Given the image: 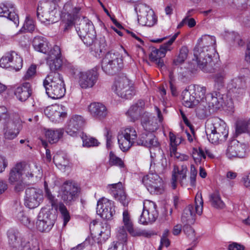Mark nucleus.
Masks as SVG:
<instances>
[{
  "instance_id": "4",
  "label": "nucleus",
  "mask_w": 250,
  "mask_h": 250,
  "mask_svg": "<svg viewBox=\"0 0 250 250\" xmlns=\"http://www.w3.org/2000/svg\"><path fill=\"white\" fill-rule=\"evenodd\" d=\"M112 89L119 97L130 99L135 94L133 84L126 76H118L115 78Z\"/></svg>"
},
{
  "instance_id": "40",
  "label": "nucleus",
  "mask_w": 250,
  "mask_h": 250,
  "mask_svg": "<svg viewBox=\"0 0 250 250\" xmlns=\"http://www.w3.org/2000/svg\"><path fill=\"white\" fill-rule=\"evenodd\" d=\"M15 115H19L16 113H10L5 106H0V125L4 126L13 121Z\"/></svg>"
},
{
  "instance_id": "10",
  "label": "nucleus",
  "mask_w": 250,
  "mask_h": 250,
  "mask_svg": "<svg viewBox=\"0 0 250 250\" xmlns=\"http://www.w3.org/2000/svg\"><path fill=\"white\" fill-rule=\"evenodd\" d=\"M56 5L53 2H45L43 7L39 6L37 10L38 19L46 25L53 23L57 21Z\"/></svg>"
},
{
  "instance_id": "30",
  "label": "nucleus",
  "mask_w": 250,
  "mask_h": 250,
  "mask_svg": "<svg viewBox=\"0 0 250 250\" xmlns=\"http://www.w3.org/2000/svg\"><path fill=\"white\" fill-rule=\"evenodd\" d=\"M141 124L144 129L152 132L158 128L157 119L147 112H144L141 117Z\"/></svg>"
},
{
  "instance_id": "17",
  "label": "nucleus",
  "mask_w": 250,
  "mask_h": 250,
  "mask_svg": "<svg viewBox=\"0 0 250 250\" xmlns=\"http://www.w3.org/2000/svg\"><path fill=\"white\" fill-rule=\"evenodd\" d=\"M22 128V122L19 115H15L13 121L3 126L4 138L11 140L16 138Z\"/></svg>"
},
{
  "instance_id": "6",
  "label": "nucleus",
  "mask_w": 250,
  "mask_h": 250,
  "mask_svg": "<svg viewBox=\"0 0 250 250\" xmlns=\"http://www.w3.org/2000/svg\"><path fill=\"white\" fill-rule=\"evenodd\" d=\"M79 21L76 26L77 33L84 44L88 46L92 45L96 36L93 23L86 17Z\"/></svg>"
},
{
  "instance_id": "42",
  "label": "nucleus",
  "mask_w": 250,
  "mask_h": 250,
  "mask_svg": "<svg viewBox=\"0 0 250 250\" xmlns=\"http://www.w3.org/2000/svg\"><path fill=\"white\" fill-rule=\"evenodd\" d=\"M226 73L222 70L216 73L214 77V87L215 89L220 90L224 86Z\"/></svg>"
},
{
  "instance_id": "50",
  "label": "nucleus",
  "mask_w": 250,
  "mask_h": 250,
  "mask_svg": "<svg viewBox=\"0 0 250 250\" xmlns=\"http://www.w3.org/2000/svg\"><path fill=\"white\" fill-rule=\"evenodd\" d=\"M193 158L196 164L200 163L202 159H206V155L201 148H193L192 152Z\"/></svg>"
},
{
  "instance_id": "27",
  "label": "nucleus",
  "mask_w": 250,
  "mask_h": 250,
  "mask_svg": "<svg viewBox=\"0 0 250 250\" xmlns=\"http://www.w3.org/2000/svg\"><path fill=\"white\" fill-rule=\"evenodd\" d=\"M137 144L150 148L155 147L156 150L160 152L158 140L152 132L143 133L137 141Z\"/></svg>"
},
{
  "instance_id": "20",
  "label": "nucleus",
  "mask_w": 250,
  "mask_h": 250,
  "mask_svg": "<svg viewBox=\"0 0 250 250\" xmlns=\"http://www.w3.org/2000/svg\"><path fill=\"white\" fill-rule=\"evenodd\" d=\"M61 57L60 47L58 45H55L49 51L46 60L47 64L51 71H55L61 67L62 63Z\"/></svg>"
},
{
  "instance_id": "12",
  "label": "nucleus",
  "mask_w": 250,
  "mask_h": 250,
  "mask_svg": "<svg viewBox=\"0 0 250 250\" xmlns=\"http://www.w3.org/2000/svg\"><path fill=\"white\" fill-rule=\"evenodd\" d=\"M135 10L139 13L138 21L142 25L152 26L156 23L157 18L153 11L146 4L139 3L135 6Z\"/></svg>"
},
{
  "instance_id": "11",
  "label": "nucleus",
  "mask_w": 250,
  "mask_h": 250,
  "mask_svg": "<svg viewBox=\"0 0 250 250\" xmlns=\"http://www.w3.org/2000/svg\"><path fill=\"white\" fill-rule=\"evenodd\" d=\"M80 192L78 184L73 181H66L61 188V196L66 204H71L76 201Z\"/></svg>"
},
{
  "instance_id": "8",
  "label": "nucleus",
  "mask_w": 250,
  "mask_h": 250,
  "mask_svg": "<svg viewBox=\"0 0 250 250\" xmlns=\"http://www.w3.org/2000/svg\"><path fill=\"white\" fill-rule=\"evenodd\" d=\"M203 200L201 192H198L195 198V207L188 205L183 211L181 220L183 224H193L195 221V214L200 215L202 213Z\"/></svg>"
},
{
  "instance_id": "51",
  "label": "nucleus",
  "mask_w": 250,
  "mask_h": 250,
  "mask_svg": "<svg viewBox=\"0 0 250 250\" xmlns=\"http://www.w3.org/2000/svg\"><path fill=\"white\" fill-rule=\"evenodd\" d=\"M24 212V207L19 202H16L12 208V213L14 217L17 218Z\"/></svg>"
},
{
  "instance_id": "26",
  "label": "nucleus",
  "mask_w": 250,
  "mask_h": 250,
  "mask_svg": "<svg viewBox=\"0 0 250 250\" xmlns=\"http://www.w3.org/2000/svg\"><path fill=\"white\" fill-rule=\"evenodd\" d=\"M187 171L186 165H183L180 167H174L171 178V186L173 189L176 188L177 180L179 181L182 186L185 185L184 181L186 179Z\"/></svg>"
},
{
  "instance_id": "62",
  "label": "nucleus",
  "mask_w": 250,
  "mask_h": 250,
  "mask_svg": "<svg viewBox=\"0 0 250 250\" xmlns=\"http://www.w3.org/2000/svg\"><path fill=\"white\" fill-rule=\"evenodd\" d=\"M167 167V162L166 158L161 160V162L157 164L156 169L159 173H164Z\"/></svg>"
},
{
  "instance_id": "38",
  "label": "nucleus",
  "mask_w": 250,
  "mask_h": 250,
  "mask_svg": "<svg viewBox=\"0 0 250 250\" xmlns=\"http://www.w3.org/2000/svg\"><path fill=\"white\" fill-rule=\"evenodd\" d=\"M123 222L125 229L131 235L133 236L139 235V233L134 229L130 215L126 209H124L123 213Z\"/></svg>"
},
{
  "instance_id": "61",
  "label": "nucleus",
  "mask_w": 250,
  "mask_h": 250,
  "mask_svg": "<svg viewBox=\"0 0 250 250\" xmlns=\"http://www.w3.org/2000/svg\"><path fill=\"white\" fill-rule=\"evenodd\" d=\"M110 20L112 21L113 23L116 25V27H111V28L116 32L120 36H123V33L120 30L121 29H124V27L119 22L115 19L113 18L110 15Z\"/></svg>"
},
{
  "instance_id": "45",
  "label": "nucleus",
  "mask_w": 250,
  "mask_h": 250,
  "mask_svg": "<svg viewBox=\"0 0 250 250\" xmlns=\"http://www.w3.org/2000/svg\"><path fill=\"white\" fill-rule=\"evenodd\" d=\"M15 51L6 53L0 60V66L2 68L11 67L12 59L14 58Z\"/></svg>"
},
{
  "instance_id": "32",
  "label": "nucleus",
  "mask_w": 250,
  "mask_h": 250,
  "mask_svg": "<svg viewBox=\"0 0 250 250\" xmlns=\"http://www.w3.org/2000/svg\"><path fill=\"white\" fill-rule=\"evenodd\" d=\"M192 90H185L182 93V103L183 105L187 107L192 108L199 104L195 95L192 92Z\"/></svg>"
},
{
  "instance_id": "25",
  "label": "nucleus",
  "mask_w": 250,
  "mask_h": 250,
  "mask_svg": "<svg viewBox=\"0 0 250 250\" xmlns=\"http://www.w3.org/2000/svg\"><path fill=\"white\" fill-rule=\"evenodd\" d=\"M232 89L229 90V93L233 98L237 100H241L246 93V83L245 81L240 78L233 80Z\"/></svg>"
},
{
  "instance_id": "28",
  "label": "nucleus",
  "mask_w": 250,
  "mask_h": 250,
  "mask_svg": "<svg viewBox=\"0 0 250 250\" xmlns=\"http://www.w3.org/2000/svg\"><path fill=\"white\" fill-rule=\"evenodd\" d=\"M91 115L99 120L104 119L107 115V110L105 106L102 103L94 102L88 106Z\"/></svg>"
},
{
  "instance_id": "52",
  "label": "nucleus",
  "mask_w": 250,
  "mask_h": 250,
  "mask_svg": "<svg viewBox=\"0 0 250 250\" xmlns=\"http://www.w3.org/2000/svg\"><path fill=\"white\" fill-rule=\"evenodd\" d=\"M53 162L56 164L61 166L66 167L68 164V160L66 157L61 154H56L53 157Z\"/></svg>"
},
{
  "instance_id": "47",
  "label": "nucleus",
  "mask_w": 250,
  "mask_h": 250,
  "mask_svg": "<svg viewBox=\"0 0 250 250\" xmlns=\"http://www.w3.org/2000/svg\"><path fill=\"white\" fill-rule=\"evenodd\" d=\"M188 53V47L183 46L180 49L178 57L173 60V63L176 65H178L184 62L187 58Z\"/></svg>"
},
{
  "instance_id": "34",
  "label": "nucleus",
  "mask_w": 250,
  "mask_h": 250,
  "mask_svg": "<svg viewBox=\"0 0 250 250\" xmlns=\"http://www.w3.org/2000/svg\"><path fill=\"white\" fill-rule=\"evenodd\" d=\"M23 169V164L18 163L11 169L8 178L11 185H14L16 182L22 179V175L24 174Z\"/></svg>"
},
{
  "instance_id": "39",
  "label": "nucleus",
  "mask_w": 250,
  "mask_h": 250,
  "mask_svg": "<svg viewBox=\"0 0 250 250\" xmlns=\"http://www.w3.org/2000/svg\"><path fill=\"white\" fill-rule=\"evenodd\" d=\"M63 133V130L61 128L56 130L48 129L45 132V136L50 144H54L62 136Z\"/></svg>"
},
{
  "instance_id": "35",
  "label": "nucleus",
  "mask_w": 250,
  "mask_h": 250,
  "mask_svg": "<svg viewBox=\"0 0 250 250\" xmlns=\"http://www.w3.org/2000/svg\"><path fill=\"white\" fill-rule=\"evenodd\" d=\"M14 93L19 101H25L31 94L30 83H25L21 86L18 87L15 89Z\"/></svg>"
},
{
  "instance_id": "14",
  "label": "nucleus",
  "mask_w": 250,
  "mask_h": 250,
  "mask_svg": "<svg viewBox=\"0 0 250 250\" xmlns=\"http://www.w3.org/2000/svg\"><path fill=\"white\" fill-rule=\"evenodd\" d=\"M178 34V33L175 34L167 42L161 45L159 49H152L149 58L151 62L157 64L158 67L161 68L164 66V63L162 58L165 56L167 51L170 50V46L174 42Z\"/></svg>"
},
{
  "instance_id": "60",
  "label": "nucleus",
  "mask_w": 250,
  "mask_h": 250,
  "mask_svg": "<svg viewBox=\"0 0 250 250\" xmlns=\"http://www.w3.org/2000/svg\"><path fill=\"white\" fill-rule=\"evenodd\" d=\"M191 224H184L183 231L184 233L190 238H194L195 237L194 230L190 226Z\"/></svg>"
},
{
  "instance_id": "63",
  "label": "nucleus",
  "mask_w": 250,
  "mask_h": 250,
  "mask_svg": "<svg viewBox=\"0 0 250 250\" xmlns=\"http://www.w3.org/2000/svg\"><path fill=\"white\" fill-rule=\"evenodd\" d=\"M36 72V65L32 64L27 69L24 78L25 80H29L34 76Z\"/></svg>"
},
{
  "instance_id": "33",
  "label": "nucleus",
  "mask_w": 250,
  "mask_h": 250,
  "mask_svg": "<svg viewBox=\"0 0 250 250\" xmlns=\"http://www.w3.org/2000/svg\"><path fill=\"white\" fill-rule=\"evenodd\" d=\"M208 107L213 110L218 109L222 105V95L219 92L214 91L207 97Z\"/></svg>"
},
{
  "instance_id": "2",
  "label": "nucleus",
  "mask_w": 250,
  "mask_h": 250,
  "mask_svg": "<svg viewBox=\"0 0 250 250\" xmlns=\"http://www.w3.org/2000/svg\"><path fill=\"white\" fill-rule=\"evenodd\" d=\"M43 86L48 96L53 99L62 98L65 93V87L62 77L53 71L48 74L43 82Z\"/></svg>"
},
{
  "instance_id": "13",
  "label": "nucleus",
  "mask_w": 250,
  "mask_h": 250,
  "mask_svg": "<svg viewBox=\"0 0 250 250\" xmlns=\"http://www.w3.org/2000/svg\"><path fill=\"white\" fill-rule=\"evenodd\" d=\"M143 210L140 216L139 223L146 225L154 222L158 217L156 205L153 202L146 200L144 202Z\"/></svg>"
},
{
  "instance_id": "22",
  "label": "nucleus",
  "mask_w": 250,
  "mask_h": 250,
  "mask_svg": "<svg viewBox=\"0 0 250 250\" xmlns=\"http://www.w3.org/2000/svg\"><path fill=\"white\" fill-rule=\"evenodd\" d=\"M14 5L9 2L0 4V17H3L13 21L15 25H18L19 17L15 12Z\"/></svg>"
},
{
  "instance_id": "53",
  "label": "nucleus",
  "mask_w": 250,
  "mask_h": 250,
  "mask_svg": "<svg viewBox=\"0 0 250 250\" xmlns=\"http://www.w3.org/2000/svg\"><path fill=\"white\" fill-rule=\"evenodd\" d=\"M14 58L12 59L11 68L16 70H20L22 66V59L15 52Z\"/></svg>"
},
{
  "instance_id": "5",
  "label": "nucleus",
  "mask_w": 250,
  "mask_h": 250,
  "mask_svg": "<svg viewBox=\"0 0 250 250\" xmlns=\"http://www.w3.org/2000/svg\"><path fill=\"white\" fill-rule=\"evenodd\" d=\"M70 71L74 78L78 81L81 87L83 89L92 87L98 78L97 69L95 67L87 71L73 67Z\"/></svg>"
},
{
  "instance_id": "43",
  "label": "nucleus",
  "mask_w": 250,
  "mask_h": 250,
  "mask_svg": "<svg viewBox=\"0 0 250 250\" xmlns=\"http://www.w3.org/2000/svg\"><path fill=\"white\" fill-rule=\"evenodd\" d=\"M209 201L211 205L217 208H223L225 207V204L221 200L218 191H215L209 195Z\"/></svg>"
},
{
  "instance_id": "7",
  "label": "nucleus",
  "mask_w": 250,
  "mask_h": 250,
  "mask_svg": "<svg viewBox=\"0 0 250 250\" xmlns=\"http://www.w3.org/2000/svg\"><path fill=\"white\" fill-rule=\"evenodd\" d=\"M109 207V200L106 198H102L97 203V213L104 219V224L106 225L105 229L101 231L99 233L100 237L98 238L99 243L102 244L104 243L109 238V227L108 226V221L109 219V212L108 208Z\"/></svg>"
},
{
  "instance_id": "18",
  "label": "nucleus",
  "mask_w": 250,
  "mask_h": 250,
  "mask_svg": "<svg viewBox=\"0 0 250 250\" xmlns=\"http://www.w3.org/2000/svg\"><path fill=\"white\" fill-rule=\"evenodd\" d=\"M43 199L42 190L34 188H27L25 190V205L29 208L38 207Z\"/></svg>"
},
{
  "instance_id": "1",
  "label": "nucleus",
  "mask_w": 250,
  "mask_h": 250,
  "mask_svg": "<svg viewBox=\"0 0 250 250\" xmlns=\"http://www.w3.org/2000/svg\"><path fill=\"white\" fill-rule=\"evenodd\" d=\"M216 39L208 35H203L198 40L193 50L194 58L199 68L206 73L214 71L218 55L215 49Z\"/></svg>"
},
{
  "instance_id": "15",
  "label": "nucleus",
  "mask_w": 250,
  "mask_h": 250,
  "mask_svg": "<svg viewBox=\"0 0 250 250\" xmlns=\"http://www.w3.org/2000/svg\"><path fill=\"white\" fill-rule=\"evenodd\" d=\"M142 183L151 194H161L163 191V181L156 173H150L142 179Z\"/></svg>"
},
{
  "instance_id": "55",
  "label": "nucleus",
  "mask_w": 250,
  "mask_h": 250,
  "mask_svg": "<svg viewBox=\"0 0 250 250\" xmlns=\"http://www.w3.org/2000/svg\"><path fill=\"white\" fill-rule=\"evenodd\" d=\"M100 143L98 141L93 137H86L85 139L83 140V145L86 147L97 146L99 145Z\"/></svg>"
},
{
  "instance_id": "49",
  "label": "nucleus",
  "mask_w": 250,
  "mask_h": 250,
  "mask_svg": "<svg viewBox=\"0 0 250 250\" xmlns=\"http://www.w3.org/2000/svg\"><path fill=\"white\" fill-rule=\"evenodd\" d=\"M110 166H115L120 168H125V165L124 160L116 156L113 152L110 151Z\"/></svg>"
},
{
  "instance_id": "46",
  "label": "nucleus",
  "mask_w": 250,
  "mask_h": 250,
  "mask_svg": "<svg viewBox=\"0 0 250 250\" xmlns=\"http://www.w3.org/2000/svg\"><path fill=\"white\" fill-rule=\"evenodd\" d=\"M249 120L248 121H240L238 122L236 125L235 135L238 136L242 133L248 132L249 133Z\"/></svg>"
},
{
  "instance_id": "48",
  "label": "nucleus",
  "mask_w": 250,
  "mask_h": 250,
  "mask_svg": "<svg viewBox=\"0 0 250 250\" xmlns=\"http://www.w3.org/2000/svg\"><path fill=\"white\" fill-rule=\"evenodd\" d=\"M58 209L61 213L62 217L63 220V225L65 226L69 221L70 216L69 212L66 206L62 203H60L58 205Z\"/></svg>"
},
{
  "instance_id": "37",
  "label": "nucleus",
  "mask_w": 250,
  "mask_h": 250,
  "mask_svg": "<svg viewBox=\"0 0 250 250\" xmlns=\"http://www.w3.org/2000/svg\"><path fill=\"white\" fill-rule=\"evenodd\" d=\"M110 53V67L115 69V71H118L123 67V60L120 53L116 50H113Z\"/></svg>"
},
{
  "instance_id": "23",
  "label": "nucleus",
  "mask_w": 250,
  "mask_h": 250,
  "mask_svg": "<svg viewBox=\"0 0 250 250\" xmlns=\"http://www.w3.org/2000/svg\"><path fill=\"white\" fill-rule=\"evenodd\" d=\"M8 244L11 250H20L27 240L21 236L17 230L10 229L7 232Z\"/></svg>"
},
{
  "instance_id": "36",
  "label": "nucleus",
  "mask_w": 250,
  "mask_h": 250,
  "mask_svg": "<svg viewBox=\"0 0 250 250\" xmlns=\"http://www.w3.org/2000/svg\"><path fill=\"white\" fill-rule=\"evenodd\" d=\"M32 44L36 50L44 54L48 52L49 48L47 40L42 37H35Z\"/></svg>"
},
{
  "instance_id": "24",
  "label": "nucleus",
  "mask_w": 250,
  "mask_h": 250,
  "mask_svg": "<svg viewBox=\"0 0 250 250\" xmlns=\"http://www.w3.org/2000/svg\"><path fill=\"white\" fill-rule=\"evenodd\" d=\"M84 119L81 116L73 115L67 122L66 126V132L70 136L77 135L79 130L84 124Z\"/></svg>"
},
{
  "instance_id": "58",
  "label": "nucleus",
  "mask_w": 250,
  "mask_h": 250,
  "mask_svg": "<svg viewBox=\"0 0 250 250\" xmlns=\"http://www.w3.org/2000/svg\"><path fill=\"white\" fill-rule=\"evenodd\" d=\"M109 53V51L106 52L105 56L101 62V66L103 70L106 74L109 72V58L108 57V54Z\"/></svg>"
},
{
  "instance_id": "3",
  "label": "nucleus",
  "mask_w": 250,
  "mask_h": 250,
  "mask_svg": "<svg viewBox=\"0 0 250 250\" xmlns=\"http://www.w3.org/2000/svg\"><path fill=\"white\" fill-rule=\"evenodd\" d=\"M206 133L208 141L217 144L225 141L229 134L226 124L218 118H213L208 121Z\"/></svg>"
},
{
  "instance_id": "21",
  "label": "nucleus",
  "mask_w": 250,
  "mask_h": 250,
  "mask_svg": "<svg viewBox=\"0 0 250 250\" xmlns=\"http://www.w3.org/2000/svg\"><path fill=\"white\" fill-rule=\"evenodd\" d=\"M45 115L53 122L59 123L66 117L67 114L62 111V106L52 105L44 110Z\"/></svg>"
},
{
  "instance_id": "56",
  "label": "nucleus",
  "mask_w": 250,
  "mask_h": 250,
  "mask_svg": "<svg viewBox=\"0 0 250 250\" xmlns=\"http://www.w3.org/2000/svg\"><path fill=\"white\" fill-rule=\"evenodd\" d=\"M20 250H40L38 244L37 242H30L27 240L23 244Z\"/></svg>"
},
{
  "instance_id": "16",
  "label": "nucleus",
  "mask_w": 250,
  "mask_h": 250,
  "mask_svg": "<svg viewBox=\"0 0 250 250\" xmlns=\"http://www.w3.org/2000/svg\"><path fill=\"white\" fill-rule=\"evenodd\" d=\"M56 218V215L50 211H40L36 222L37 229L42 232H49L54 225Z\"/></svg>"
},
{
  "instance_id": "57",
  "label": "nucleus",
  "mask_w": 250,
  "mask_h": 250,
  "mask_svg": "<svg viewBox=\"0 0 250 250\" xmlns=\"http://www.w3.org/2000/svg\"><path fill=\"white\" fill-rule=\"evenodd\" d=\"M44 189L45 192V197L49 200L50 203L52 207H55L56 205V200L55 199V196H54L50 191L48 188L47 182L45 181L44 183Z\"/></svg>"
},
{
  "instance_id": "29",
  "label": "nucleus",
  "mask_w": 250,
  "mask_h": 250,
  "mask_svg": "<svg viewBox=\"0 0 250 250\" xmlns=\"http://www.w3.org/2000/svg\"><path fill=\"white\" fill-rule=\"evenodd\" d=\"M110 190L116 200L120 201L124 206L127 205L128 202L126 201V195L121 182L110 184Z\"/></svg>"
},
{
  "instance_id": "9",
  "label": "nucleus",
  "mask_w": 250,
  "mask_h": 250,
  "mask_svg": "<svg viewBox=\"0 0 250 250\" xmlns=\"http://www.w3.org/2000/svg\"><path fill=\"white\" fill-rule=\"evenodd\" d=\"M137 132L134 127L128 126L122 128L118 136L120 149L123 151L128 150L135 143H137Z\"/></svg>"
},
{
  "instance_id": "59",
  "label": "nucleus",
  "mask_w": 250,
  "mask_h": 250,
  "mask_svg": "<svg viewBox=\"0 0 250 250\" xmlns=\"http://www.w3.org/2000/svg\"><path fill=\"white\" fill-rule=\"evenodd\" d=\"M23 27L25 30L30 32H33L35 29L34 21L30 19L28 16L26 18Z\"/></svg>"
},
{
  "instance_id": "31",
  "label": "nucleus",
  "mask_w": 250,
  "mask_h": 250,
  "mask_svg": "<svg viewBox=\"0 0 250 250\" xmlns=\"http://www.w3.org/2000/svg\"><path fill=\"white\" fill-rule=\"evenodd\" d=\"M145 104L143 100H139L129 108L126 114L131 118L132 121H135L142 116Z\"/></svg>"
},
{
  "instance_id": "41",
  "label": "nucleus",
  "mask_w": 250,
  "mask_h": 250,
  "mask_svg": "<svg viewBox=\"0 0 250 250\" xmlns=\"http://www.w3.org/2000/svg\"><path fill=\"white\" fill-rule=\"evenodd\" d=\"M24 173L26 176L33 177H38L41 174V167L36 164L32 163L28 165H23Z\"/></svg>"
},
{
  "instance_id": "19",
  "label": "nucleus",
  "mask_w": 250,
  "mask_h": 250,
  "mask_svg": "<svg viewBox=\"0 0 250 250\" xmlns=\"http://www.w3.org/2000/svg\"><path fill=\"white\" fill-rule=\"evenodd\" d=\"M247 147L246 144L240 143L236 140H232L227 149L226 155L229 159L243 158L246 155Z\"/></svg>"
},
{
  "instance_id": "54",
  "label": "nucleus",
  "mask_w": 250,
  "mask_h": 250,
  "mask_svg": "<svg viewBox=\"0 0 250 250\" xmlns=\"http://www.w3.org/2000/svg\"><path fill=\"white\" fill-rule=\"evenodd\" d=\"M67 17V20L63 21L61 25L64 32L68 31L74 25V18L70 15H68Z\"/></svg>"
},
{
  "instance_id": "44",
  "label": "nucleus",
  "mask_w": 250,
  "mask_h": 250,
  "mask_svg": "<svg viewBox=\"0 0 250 250\" xmlns=\"http://www.w3.org/2000/svg\"><path fill=\"white\" fill-rule=\"evenodd\" d=\"M190 88L192 90V92L195 95L196 98L199 100V104L204 102L203 100L205 98L206 92V87L199 85H194Z\"/></svg>"
},
{
  "instance_id": "64",
  "label": "nucleus",
  "mask_w": 250,
  "mask_h": 250,
  "mask_svg": "<svg viewBox=\"0 0 250 250\" xmlns=\"http://www.w3.org/2000/svg\"><path fill=\"white\" fill-rule=\"evenodd\" d=\"M240 182L245 188L250 189V172L242 176Z\"/></svg>"
}]
</instances>
